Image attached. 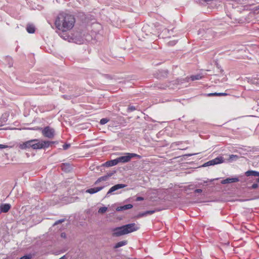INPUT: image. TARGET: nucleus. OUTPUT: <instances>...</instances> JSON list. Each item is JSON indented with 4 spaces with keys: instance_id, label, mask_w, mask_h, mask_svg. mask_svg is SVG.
Listing matches in <instances>:
<instances>
[{
    "instance_id": "obj_31",
    "label": "nucleus",
    "mask_w": 259,
    "mask_h": 259,
    "mask_svg": "<svg viewBox=\"0 0 259 259\" xmlns=\"http://www.w3.org/2000/svg\"><path fill=\"white\" fill-rule=\"evenodd\" d=\"M7 120H5V119H3V118H1L0 119V124L2 126L3 125V123L5 122Z\"/></svg>"
},
{
    "instance_id": "obj_3",
    "label": "nucleus",
    "mask_w": 259,
    "mask_h": 259,
    "mask_svg": "<svg viewBox=\"0 0 259 259\" xmlns=\"http://www.w3.org/2000/svg\"><path fill=\"white\" fill-rule=\"evenodd\" d=\"M139 227L135 223H131L113 229V236H120L138 230Z\"/></svg>"
},
{
    "instance_id": "obj_12",
    "label": "nucleus",
    "mask_w": 259,
    "mask_h": 259,
    "mask_svg": "<svg viewBox=\"0 0 259 259\" xmlns=\"http://www.w3.org/2000/svg\"><path fill=\"white\" fill-rule=\"evenodd\" d=\"M118 164L116 158L115 159L111 160L109 161H106L105 163H104V165L106 167H110L112 166L116 165Z\"/></svg>"
},
{
    "instance_id": "obj_23",
    "label": "nucleus",
    "mask_w": 259,
    "mask_h": 259,
    "mask_svg": "<svg viewBox=\"0 0 259 259\" xmlns=\"http://www.w3.org/2000/svg\"><path fill=\"white\" fill-rule=\"evenodd\" d=\"M108 121H109V119H108L106 118H102L100 120V123L101 124L103 125V124H105L106 123H107L108 122Z\"/></svg>"
},
{
    "instance_id": "obj_19",
    "label": "nucleus",
    "mask_w": 259,
    "mask_h": 259,
    "mask_svg": "<svg viewBox=\"0 0 259 259\" xmlns=\"http://www.w3.org/2000/svg\"><path fill=\"white\" fill-rule=\"evenodd\" d=\"M238 158V156L236 155H230L229 156V160L230 162L233 161L234 160H236Z\"/></svg>"
},
{
    "instance_id": "obj_1",
    "label": "nucleus",
    "mask_w": 259,
    "mask_h": 259,
    "mask_svg": "<svg viewBox=\"0 0 259 259\" xmlns=\"http://www.w3.org/2000/svg\"><path fill=\"white\" fill-rule=\"evenodd\" d=\"M75 23V19L73 15L61 12L56 18L55 25L59 30L66 32L73 28Z\"/></svg>"
},
{
    "instance_id": "obj_37",
    "label": "nucleus",
    "mask_w": 259,
    "mask_h": 259,
    "mask_svg": "<svg viewBox=\"0 0 259 259\" xmlns=\"http://www.w3.org/2000/svg\"><path fill=\"white\" fill-rule=\"evenodd\" d=\"M102 182V181H101V180L100 178H99L97 179V180L95 182V184H96H96H98L99 183H100V182Z\"/></svg>"
},
{
    "instance_id": "obj_6",
    "label": "nucleus",
    "mask_w": 259,
    "mask_h": 259,
    "mask_svg": "<svg viewBox=\"0 0 259 259\" xmlns=\"http://www.w3.org/2000/svg\"><path fill=\"white\" fill-rule=\"evenodd\" d=\"M224 159L223 157H218L212 160H211L204 164L205 166L208 165H213L215 164H218L220 163H222L224 162Z\"/></svg>"
},
{
    "instance_id": "obj_21",
    "label": "nucleus",
    "mask_w": 259,
    "mask_h": 259,
    "mask_svg": "<svg viewBox=\"0 0 259 259\" xmlns=\"http://www.w3.org/2000/svg\"><path fill=\"white\" fill-rule=\"evenodd\" d=\"M107 210V207H100L98 210V213H104Z\"/></svg>"
},
{
    "instance_id": "obj_36",
    "label": "nucleus",
    "mask_w": 259,
    "mask_h": 259,
    "mask_svg": "<svg viewBox=\"0 0 259 259\" xmlns=\"http://www.w3.org/2000/svg\"><path fill=\"white\" fill-rule=\"evenodd\" d=\"M218 94V96H226L227 95V94L226 93H219Z\"/></svg>"
},
{
    "instance_id": "obj_32",
    "label": "nucleus",
    "mask_w": 259,
    "mask_h": 259,
    "mask_svg": "<svg viewBox=\"0 0 259 259\" xmlns=\"http://www.w3.org/2000/svg\"><path fill=\"white\" fill-rule=\"evenodd\" d=\"M8 146L3 145V144H0V149H5L6 148H7Z\"/></svg>"
},
{
    "instance_id": "obj_20",
    "label": "nucleus",
    "mask_w": 259,
    "mask_h": 259,
    "mask_svg": "<svg viewBox=\"0 0 259 259\" xmlns=\"http://www.w3.org/2000/svg\"><path fill=\"white\" fill-rule=\"evenodd\" d=\"M112 174H109L107 175L101 177H100V178L101 181H107L108 179V178L112 176Z\"/></svg>"
},
{
    "instance_id": "obj_8",
    "label": "nucleus",
    "mask_w": 259,
    "mask_h": 259,
    "mask_svg": "<svg viewBox=\"0 0 259 259\" xmlns=\"http://www.w3.org/2000/svg\"><path fill=\"white\" fill-rule=\"evenodd\" d=\"M104 188V186L92 188L87 189L85 191V192L88 193H90L91 194H93L97 193L99 191L102 190Z\"/></svg>"
},
{
    "instance_id": "obj_9",
    "label": "nucleus",
    "mask_w": 259,
    "mask_h": 259,
    "mask_svg": "<svg viewBox=\"0 0 259 259\" xmlns=\"http://www.w3.org/2000/svg\"><path fill=\"white\" fill-rule=\"evenodd\" d=\"M239 181L237 177L234 178H228L222 181L221 183L222 184H226L229 183L237 182Z\"/></svg>"
},
{
    "instance_id": "obj_15",
    "label": "nucleus",
    "mask_w": 259,
    "mask_h": 259,
    "mask_svg": "<svg viewBox=\"0 0 259 259\" xmlns=\"http://www.w3.org/2000/svg\"><path fill=\"white\" fill-rule=\"evenodd\" d=\"M245 175L247 177L249 176H254V177H259V171H257L255 170H248L245 172Z\"/></svg>"
},
{
    "instance_id": "obj_25",
    "label": "nucleus",
    "mask_w": 259,
    "mask_h": 259,
    "mask_svg": "<svg viewBox=\"0 0 259 259\" xmlns=\"http://www.w3.org/2000/svg\"><path fill=\"white\" fill-rule=\"evenodd\" d=\"M31 257L32 256L31 254H28L21 257L20 259H31Z\"/></svg>"
},
{
    "instance_id": "obj_13",
    "label": "nucleus",
    "mask_w": 259,
    "mask_h": 259,
    "mask_svg": "<svg viewBox=\"0 0 259 259\" xmlns=\"http://www.w3.org/2000/svg\"><path fill=\"white\" fill-rule=\"evenodd\" d=\"M133 205L131 204H128L126 205H124L123 206H120L119 207H117L116 208L117 211H123L127 209H131L133 208Z\"/></svg>"
},
{
    "instance_id": "obj_26",
    "label": "nucleus",
    "mask_w": 259,
    "mask_h": 259,
    "mask_svg": "<svg viewBox=\"0 0 259 259\" xmlns=\"http://www.w3.org/2000/svg\"><path fill=\"white\" fill-rule=\"evenodd\" d=\"M177 41L176 40H172V41H169L167 43V44L169 46H173L177 44Z\"/></svg>"
},
{
    "instance_id": "obj_16",
    "label": "nucleus",
    "mask_w": 259,
    "mask_h": 259,
    "mask_svg": "<svg viewBox=\"0 0 259 259\" xmlns=\"http://www.w3.org/2000/svg\"><path fill=\"white\" fill-rule=\"evenodd\" d=\"M5 62L8 65V67L9 68H11L13 66V61L11 57L9 56H7L5 58Z\"/></svg>"
},
{
    "instance_id": "obj_5",
    "label": "nucleus",
    "mask_w": 259,
    "mask_h": 259,
    "mask_svg": "<svg viewBox=\"0 0 259 259\" xmlns=\"http://www.w3.org/2000/svg\"><path fill=\"white\" fill-rule=\"evenodd\" d=\"M41 133L44 136L50 139L53 138L55 135V130L49 126L44 127Z\"/></svg>"
},
{
    "instance_id": "obj_30",
    "label": "nucleus",
    "mask_w": 259,
    "mask_h": 259,
    "mask_svg": "<svg viewBox=\"0 0 259 259\" xmlns=\"http://www.w3.org/2000/svg\"><path fill=\"white\" fill-rule=\"evenodd\" d=\"M258 184H257L255 183V184H253L251 186V188L252 189H256V188H257L258 187Z\"/></svg>"
},
{
    "instance_id": "obj_17",
    "label": "nucleus",
    "mask_w": 259,
    "mask_h": 259,
    "mask_svg": "<svg viewBox=\"0 0 259 259\" xmlns=\"http://www.w3.org/2000/svg\"><path fill=\"white\" fill-rule=\"evenodd\" d=\"M127 243V241L123 240L120 242H117L114 246V248H118L121 246L126 245Z\"/></svg>"
},
{
    "instance_id": "obj_18",
    "label": "nucleus",
    "mask_w": 259,
    "mask_h": 259,
    "mask_svg": "<svg viewBox=\"0 0 259 259\" xmlns=\"http://www.w3.org/2000/svg\"><path fill=\"white\" fill-rule=\"evenodd\" d=\"M202 76L200 74H197L196 75H193L191 76V79L192 80H199L201 79Z\"/></svg>"
},
{
    "instance_id": "obj_34",
    "label": "nucleus",
    "mask_w": 259,
    "mask_h": 259,
    "mask_svg": "<svg viewBox=\"0 0 259 259\" xmlns=\"http://www.w3.org/2000/svg\"><path fill=\"white\" fill-rule=\"evenodd\" d=\"M144 200V198L142 197H138L136 198V200L137 201H142V200Z\"/></svg>"
},
{
    "instance_id": "obj_38",
    "label": "nucleus",
    "mask_w": 259,
    "mask_h": 259,
    "mask_svg": "<svg viewBox=\"0 0 259 259\" xmlns=\"http://www.w3.org/2000/svg\"><path fill=\"white\" fill-rule=\"evenodd\" d=\"M65 236V234H64V233H62V234H61V236H62V237H63V236Z\"/></svg>"
},
{
    "instance_id": "obj_11",
    "label": "nucleus",
    "mask_w": 259,
    "mask_h": 259,
    "mask_svg": "<svg viewBox=\"0 0 259 259\" xmlns=\"http://www.w3.org/2000/svg\"><path fill=\"white\" fill-rule=\"evenodd\" d=\"M61 167L62 170L66 172H68L71 171L72 167L69 163H62L61 165Z\"/></svg>"
},
{
    "instance_id": "obj_28",
    "label": "nucleus",
    "mask_w": 259,
    "mask_h": 259,
    "mask_svg": "<svg viewBox=\"0 0 259 259\" xmlns=\"http://www.w3.org/2000/svg\"><path fill=\"white\" fill-rule=\"evenodd\" d=\"M148 214L147 213H146V211H145V212L139 213L138 214V218H141V217H144V216H146Z\"/></svg>"
},
{
    "instance_id": "obj_7",
    "label": "nucleus",
    "mask_w": 259,
    "mask_h": 259,
    "mask_svg": "<svg viewBox=\"0 0 259 259\" xmlns=\"http://www.w3.org/2000/svg\"><path fill=\"white\" fill-rule=\"evenodd\" d=\"M126 186V185L123 184H118L112 186L108 191L106 195V197H108L110 194L113 192L120 189L124 188Z\"/></svg>"
},
{
    "instance_id": "obj_10",
    "label": "nucleus",
    "mask_w": 259,
    "mask_h": 259,
    "mask_svg": "<svg viewBox=\"0 0 259 259\" xmlns=\"http://www.w3.org/2000/svg\"><path fill=\"white\" fill-rule=\"evenodd\" d=\"M0 208L3 212H7L11 208V205L9 203H1Z\"/></svg>"
},
{
    "instance_id": "obj_2",
    "label": "nucleus",
    "mask_w": 259,
    "mask_h": 259,
    "mask_svg": "<svg viewBox=\"0 0 259 259\" xmlns=\"http://www.w3.org/2000/svg\"><path fill=\"white\" fill-rule=\"evenodd\" d=\"M52 143H53V142L39 140L38 139H33L28 141L23 144H21L20 147L21 149L27 148H32L33 149H45L48 148Z\"/></svg>"
},
{
    "instance_id": "obj_33",
    "label": "nucleus",
    "mask_w": 259,
    "mask_h": 259,
    "mask_svg": "<svg viewBox=\"0 0 259 259\" xmlns=\"http://www.w3.org/2000/svg\"><path fill=\"white\" fill-rule=\"evenodd\" d=\"M202 192V190L200 189H196L195 191H194V192L195 193H201Z\"/></svg>"
},
{
    "instance_id": "obj_39",
    "label": "nucleus",
    "mask_w": 259,
    "mask_h": 259,
    "mask_svg": "<svg viewBox=\"0 0 259 259\" xmlns=\"http://www.w3.org/2000/svg\"><path fill=\"white\" fill-rule=\"evenodd\" d=\"M257 182L259 183V178L257 179Z\"/></svg>"
},
{
    "instance_id": "obj_40",
    "label": "nucleus",
    "mask_w": 259,
    "mask_h": 259,
    "mask_svg": "<svg viewBox=\"0 0 259 259\" xmlns=\"http://www.w3.org/2000/svg\"><path fill=\"white\" fill-rule=\"evenodd\" d=\"M7 259H12V258L10 257H8Z\"/></svg>"
},
{
    "instance_id": "obj_14",
    "label": "nucleus",
    "mask_w": 259,
    "mask_h": 259,
    "mask_svg": "<svg viewBox=\"0 0 259 259\" xmlns=\"http://www.w3.org/2000/svg\"><path fill=\"white\" fill-rule=\"evenodd\" d=\"M26 29L29 33H34L35 31V27L32 24H28Z\"/></svg>"
},
{
    "instance_id": "obj_35",
    "label": "nucleus",
    "mask_w": 259,
    "mask_h": 259,
    "mask_svg": "<svg viewBox=\"0 0 259 259\" xmlns=\"http://www.w3.org/2000/svg\"><path fill=\"white\" fill-rule=\"evenodd\" d=\"M218 93H211V94H209L208 95L209 96H218Z\"/></svg>"
},
{
    "instance_id": "obj_22",
    "label": "nucleus",
    "mask_w": 259,
    "mask_h": 259,
    "mask_svg": "<svg viewBox=\"0 0 259 259\" xmlns=\"http://www.w3.org/2000/svg\"><path fill=\"white\" fill-rule=\"evenodd\" d=\"M161 210V209H155L153 210H148V211H146V213H147L148 215H150V214H152L154 213L155 212L159 211Z\"/></svg>"
},
{
    "instance_id": "obj_24",
    "label": "nucleus",
    "mask_w": 259,
    "mask_h": 259,
    "mask_svg": "<svg viewBox=\"0 0 259 259\" xmlns=\"http://www.w3.org/2000/svg\"><path fill=\"white\" fill-rule=\"evenodd\" d=\"M136 110V108L135 106H130L128 107V108L127 109V111L128 112H131L134 111H135Z\"/></svg>"
},
{
    "instance_id": "obj_29",
    "label": "nucleus",
    "mask_w": 259,
    "mask_h": 259,
    "mask_svg": "<svg viewBox=\"0 0 259 259\" xmlns=\"http://www.w3.org/2000/svg\"><path fill=\"white\" fill-rule=\"evenodd\" d=\"M70 144H65L63 145V148L64 150L67 149L70 147Z\"/></svg>"
},
{
    "instance_id": "obj_27",
    "label": "nucleus",
    "mask_w": 259,
    "mask_h": 259,
    "mask_svg": "<svg viewBox=\"0 0 259 259\" xmlns=\"http://www.w3.org/2000/svg\"><path fill=\"white\" fill-rule=\"evenodd\" d=\"M64 221H65L64 219H61V220H58L54 223V225H57L60 223H63L64 222Z\"/></svg>"
},
{
    "instance_id": "obj_4",
    "label": "nucleus",
    "mask_w": 259,
    "mask_h": 259,
    "mask_svg": "<svg viewBox=\"0 0 259 259\" xmlns=\"http://www.w3.org/2000/svg\"><path fill=\"white\" fill-rule=\"evenodd\" d=\"M134 157L140 158L141 156L135 153H126L125 155L116 158L117 163H126L131 160Z\"/></svg>"
}]
</instances>
